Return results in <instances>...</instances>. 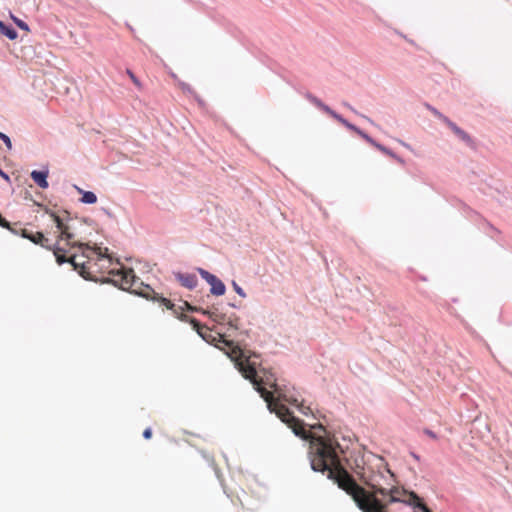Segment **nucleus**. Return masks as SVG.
Here are the masks:
<instances>
[{
	"label": "nucleus",
	"instance_id": "393cba45",
	"mask_svg": "<svg viewBox=\"0 0 512 512\" xmlns=\"http://www.w3.org/2000/svg\"><path fill=\"white\" fill-rule=\"evenodd\" d=\"M424 433H425L428 437H430L431 439H434V440H436V439H437V435H436L432 430H430V429H425V430H424Z\"/></svg>",
	"mask_w": 512,
	"mask_h": 512
},
{
	"label": "nucleus",
	"instance_id": "7ed1b4c3",
	"mask_svg": "<svg viewBox=\"0 0 512 512\" xmlns=\"http://www.w3.org/2000/svg\"><path fill=\"white\" fill-rule=\"evenodd\" d=\"M236 365L242 375L253 383L255 389L266 401L268 409L271 412H274L282 422L286 423L295 435L303 439H310V443L312 440L321 437L313 436L309 431H307L304 428L303 422L296 418L284 404H281L277 399H275L271 391L267 390L266 387H276V380L272 375L267 376L266 378L259 377L254 364H252L247 358L237 359ZM309 457L311 458V450L309 451Z\"/></svg>",
	"mask_w": 512,
	"mask_h": 512
},
{
	"label": "nucleus",
	"instance_id": "9d476101",
	"mask_svg": "<svg viewBox=\"0 0 512 512\" xmlns=\"http://www.w3.org/2000/svg\"><path fill=\"white\" fill-rule=\"evenodd\" d=\"M175 277L183 287L188 288V289L195 288L198 283L197 277L194 274L176 273Z\"/></svg>",
	"mask_w": 512,
	"mask_h": 512
},
{
	"label": "nucleus",
	"instance_id": "b1692460",
	"mask_svg": "<svg viewBox=\"0 0 512 512\" xmlns=\"http://www.w3.org/2000/svg\"><path fill=\"white\" fill-rule=\"evenodd\" d=\"M183 305L185 306V308L189 311H192V312H200L201 313V310H203L202 308H197V307H194L192 305H190L188 302H184Z\"/></svg>",
	"mask_w": 512,
	"mask_h": 512
},
{
	"label": "nucleus",
	"instance_id": "6ab92c4d",
	"mask_svg": "<svg viewBox=\"0 0 512 512\" xmlns=\"http://www.w3.org/2000/svg\"><path fill=\"white\" fill-rule=\"evenodd\" d=\"M426 107L436 116L438 117L439 119H441L442 121H444L445 123H447V121H449V119L447 117H445L442 113H440L437 109H435L434 107L430 106V105H426Z\"/></svg>",
	"mask_w": 512,
	"mask_h": 512
},
{
	"label": "nucleus",
	"instance_id": "a211bd4d",
	"mask_svg": "<svg viewBox=\"0 0 512 512\" xmlns=\"http://www.w3.org/2000/svg\"><path fill=\"white\" fill-rule=\"evenodd\" d=\"M159 302L166 306L167 309L172 310L175 314H178L175 304L172 303L171 300L164 297H159Z\"/></svg>",
	"mask_w": 512,
	"mask_h": 512
},
{
	"label": "nucleus",
	"instance_id": "a878e982",
	"mask_svg": "<svg viewBox=\"0 0 512 512\" xmlns=\"http://www.w3.org/2000/svg\"><path fill=\"white\" fill-rule=\"evenodd\" d=\"M143 437L145 439H150L152 437V430L151 428H146L144 431H143Z\"/></svg>",
	"mask_w": 512,
	"mask_h": 512
},
{
	"label": "nucleus",
	"instance_id": "dca6fc26",
	"mask_svg": "<svg viewBox=\"0 0 512 512\" xmlns=\"http://www.w3.org/2000/svg\"><path fill=\"white\" fill-rule=\"evenodd\" d=\"M78 192L82 194L81 202L85 204H94L97 202V196L94 192L84 191L77 188Z\"/></svg>",
	"mask_w": 512,
	"mask_h": 512
},
{
	"label": "nucleus",
	"instance_id": "4be33fe9",
	"mask_svg": "<svg viewBox=\"0 0 512 512\" xmlns=\"http://www.w3.org/2000/svg\"><path fill=\"white\" fill-rule=\"evenodd\" d=\"M0 139L5 143L6 147H7L9 150H11V149H12V143H11V140H10V138H9L6 134H4V133L0 132Z\"/></svg>",
	"mask_w": 512,
	"mask_h": 512
},
{
	"label": "nucleus",
	"instance_id": "bb28decb",
	"mask_svg": "<svg viewBox=\"0 0 512 512\" xmlns=\"http://www.w3.org/2000/svg\"><path fill=\"white\" fill-rule=\"evenodd\" d=\"M382 152L387 154V155H389V156H392V157L395 156L394 153L391 150H389L388 148H386V147L384 148V151H382Z\"/></svg>",
	"mask_w": 512,
	"mask_h": 512
},
{
	"label": "nucleus",
	"instance_id": "4468645a",
	"mask_svg": "<svg viewBox=\"0 0 512 512\" xmlns=\"http://www.w3.org/2000/svg\"><path fill=\"white\" fill-rule=\"evenodd\" d=\"M0 34L6 36L10 40H15L18 37L17 31L13 27L7 26L3 21H0Z\"/></svg>",
	"mask_w": 512,
	"mask_h": 512
},
{
	"label": "nucleus",
	"instance_id": "20e7f679",
	"mask_svg": "<svg viewBox=\"0 0 512 512\" xmlns=\"http://www.w3.org/2000/svg\"><path fill=\"white\" fill-rule=\"evenodd\" d=\"M360 481L369 488H364L365 498L371 499L370 495L378 498V495L386 496L387 487L396 482L395 474L389 469L388 464L382 457H376L374 462L367 465H357L354 469Z\"/></svg>",
	"mask_w": 512,
	"mask_h": 512
},
{
	"label": "nucleus",
	"instance_id": "1a4fd4ad",
	"mask_svg": "<svg viewBox=\"0 0 512 512\" xmlns=\"http://www.w3.org/2000/svg\"><path fill=\"white\" fill-rule=\"evenodd\" d=\"M308 99L313 103L315 106L323 110L325 113L333 117L335 120H337L339 123L344 125L346 128H353V124L348 122L346 119H344L341 115L333 111L330 107L325 105L321 100H319L315 96H308Z\"/></svg>",
	"mask_w": 512,
	"mask_h": 512
},
{
	"label": "nucleus",
	"instance_id": "c85d7f7f",
	"mask_svg": "<svg viewBox=\"0 0 512 512\" xmlns=\"http://www.w3.org/2000/svg\"><path fill=\"white\" fill-rule=\"evenodd\" d=\"M170 75L173 78V80L175 81V83L177 84V79H179L178 76L175 73H171Z\"/></svg>",
	"mask_w": 512,
	"mask_h": 512
},
{
	"label": "nucleus",
	"instance_id": "7c9ffc66",
	"mask_svg": "<svg viewBox=\"0 0 512 512\" xmlns=\"http://www.w3.org/2000/svg\"><path fill=\"white\" fill-rule=\"evenodd\" d=\"M301 411L303 412V414H307L308 412L304 410V407L302 406V409Z\"/></svg>",
	"mask_w": 512,
	"mask_h": 512
},
{
	"label": "nucleus",
	"instance_id": "2eb2a0df",
	"mask_svg": "<svg viewBox=\"0 0 512 512\" xmlns=\"http://www.w3.org/2000/svg\"><path fill=\"white\" fill-rule=\"evenodd\" d=\"M450 129L458 136L460 137L463 141H466V142H471V138L470 136L465 132L463 131L461 128H459L455 123L451 122L450 120L447 121L446 123Z\"/></svg>",
	"mask_w": 512,
	"mask_h": 512
},
{
	"label": "nucleus",
	"instance_id": "423d86ee",
	"mask_svg": "<svg viewBox=\"0 0 512 512\" xmlns=\"http://www.w3.org/2000/svg\"><path fill=\"white\" fill-rule=\"evenodd\" d=\"M386 496H389V499L385 503L390 504L402 502L415 508H419L422 512H431L415 492L408 491L403 487L395 486L394 483L387 487Z\"/></svg>",
	"mask_w": 512,
	"mask_h": 512
},
{
	"label": "nucleus",
	"instance_id": "f257e3e1",
	"mask_svg": "<svg viewBox=\"0 0 512 512\" xmlns=\"http://www.w3.org/2000/svg\"><path fill=\"white\" fill-rule=\"evenodd\" d=\"M340 445L333 437H320L311 442V468L318 472H327L329 479L334 480L339 488L350 495L362 512H387L388 503L379 498L368 500L364 487L341 465L337 453Z\"/></svg>",
	"mask_w": 512,
	"mask_h": 512
},
{
	"label": "nucleus",
	"instance_id": "f03ea898",
	"mask_svg": "<svg viewBox=\"0 0 512 512\" xmlns=\"http://www.w3.org/2000/svg\"><path fill=\"white\" fill-rule=\"evenodd\" d=\"M51 217L56 224L58 232L57 240L54 244L42 232L21 229V236L47 250H52L59 265L66 262L71 263L74 270L78 271L84 278H89L90 276L92 268L91 254H95L99 261L111 262L108 256L102 254L101 248H91L88 244L78 239L71 226L65 223L58 215L52 213Z\"/></svg>",
	"mask_w": 512,
	"mask_h": 512
},
{
	"label": "nucleus",
	"instance_id": "f8f14e48",
	"mask_svg": "<svg viewBox=\"0 0 512 512\" xmlns=\"http://www.w3.org/2000/svg\"><path fill=\"white\" fill-rule=\"evenodd\" d=\"M47 176H48L47 172L36 171V170L31 172V178L34 180V182L39 187H41L43 189L48 187Z\"/></svg>",
	"mask_w": 512,
	"mask_h": 512
},
{
	"label": "nucleus",
	"instance_id": "0eeeda50",
	"mask_svg": "<svg viewBox=\"0 0 512 512\" xmlns=\"http://www.w3.org/2000/svg\"><path fill=\"white\" fill-rule=\"evenodd\" d=\"M201 313L207 315L210 319L218 324H228L232 328H238L239 319L234 314L227 316L226 314L220 312L216 307L208 310H201Z\"/></svg>",
	"mask_w": 512,
	"mask_h": 512
},
{
	"label": "nucleus",
	"instance_id": "f3484780",
	"mask_svg": "<svg viewBox=\"0 0 512 512\" xmlns=\"http://www.w3.org/2000/svg\"><path fill=\"white\" fill-rule=\"evenodd\" d=\"M177 87L185 94H189L192 96L196 95L194 89L189 84L181 81L180 79H177Z\"/></svg>",
	"mask_w": 512,
	"mask_h": 512
},
{
	"label": "nucleus",
	"instance_id": "5701e85b",
	"mask_svg": "<svg viewBox=\"0 0 512 512\" xmlns=\"http://www.w3.org/2000/svg\"><path fill=\"white\" fill-rule=\"evenodd\" d=\"M233 288H234V291L241 297L245 298L246 297V293L244 292V290L236 283V282H233Z\"/></svg>",
	"mask_w": 512,
	"mask_h": 512
},
{
	"label": "nucleus",
	"instance_id": "ddd939ff",
	"mask_svg": "<svg viewBox=\"0 0 512 512\" xmlns=\"http://www.w3.org/2000/svg\"><path fill=\"white\" fill-rule=\"evenodd\" d=\"M349 130L357 133L360 137H362L365 141H367L369 144L373 145L374 147H376L378 150H380L381 152L384 151V146L377 143L374 139H372L368 134H366L365 132H363L362 130H360L358 127H356L355 125H353V128H348Z\"/></svg>",
	"mask_w": 512,
	"mask_h": 512
},
{
	"label": "nucleus",
	"instance_id": "aec40b11",
	"mask_svg": "<svg viewBox=\"0 0 512 512\" xmlns=\"http://www.w3.org/2000/svg\"><path fill=\"white\" fill-rule=\"evenodd\" d=\"M11 18L13 19V21L15 22V24H16L20 29L25 30V31H29V27H28V25H27L24 21H22V20H20V19L16 18L14 15H11Z\"/></svg>",
	"mask_w": 512,
	"mask_h": 512
},
{
	"label": "nucleus",
	"instance_id": "6e6552de",
	"mask_svg": "<svg viewBox=\"0 0 512 512\" xmlns=\"http://www.w3.org/2000/svg\"><path fill=\"white\" fill-rule=\"evenodd\" d=\"M197 271L201 275V277L211 285L210 292L213 295L222 296L225 294L226 288L224 283L220 279H218L215 275L211 274L210 272L202 268H197Z\"/></svg>",
	"mask_w": 512,
	"mask_h": 512
},
{
	"label": "nucleus",
	"instance_id": "9b49d317",
	"mask_svg": "<svg viewBox=\"0 0 512 512\" xmlns=\"http://www.w3.org/2000/svg\"><path fill=\"white\" fill-rule=\"evenodd\" d=\"M191 324L193 325V327L195 328V330L197 331V333L204 339L206 340L207 342H213L216 340L215 337L212 338V331L210 328H208L207 326L205 325H202L201 323H199L196 319H191Z\"/></svg>",
	"mask_w": 512,
	"mask_h": 512
},
{
	"label": "nucleus",
	"instance_id": "cd10ccee",
	"mask_svg": "<svg viewBox=\"0 0 512 512\" xmlns=\"http://www.w3.org/2000/svg\"><path fill=\"white\" fill-rule=\"evenodd\" d=\"M218 337H219L218 341L223 342V343H225V344H228V341H226L225 339H223L222 335H220V334H219V335H218Z\"/></svg>",
	"mask_w": 512,
	"mask_h": 512
},
{
	"label": "nucleus",
	"instance_id": "c756f323",
	"mask_svg": "<svg viewBox=\"0 0 512 512\" xmlns=\"http://www.w3.org/2000/svg\"><path fill=\"white\" fill-rule=\"evenodd\" d=\"M0 175H1L3 178L8 179V175H7L5 172H3L1 169H0Z\"/></svg>",
	"mask_w": 512,
	"mask_h": 512
},
{
	"label": "nucleus",
	"instance_id": "39448f33",
	"mask_svg": "<svg viewBox=\"0 0 512 512\" xmlns=\"http://www.w3.org/2000/svg\"><path fill=\"white\" fill-rule=\"evenodd\" d=\"M117 265L119 266L118 268H112L108 272L111 276L110 281L122 290H127L148 298V293H144L140 290L143 283L136 277L133 269L126 268L119 263H117Z\"/></svg>",
	"mask_w": 512,
	"mask_h": 512
},
{
	"label": "nucleus",
	"instance_id": "412c9836",
	"mask_svg": "<svg viewBox=\"0 0 512 512\" xmlns=\"http://www.w3.org/2000/svg\"><path fill=\"white\" fill-rule=\"evenodd\" d=\"M127 74L128 76L130 77V79L132 80V82L139 88L141 89L142 88V85H141V82L139 81V79L134 75V73L131 71V70H127Z\"/></svg>",
	"mask_w": 512,
	"mask_h": 512
}]
</instances>
